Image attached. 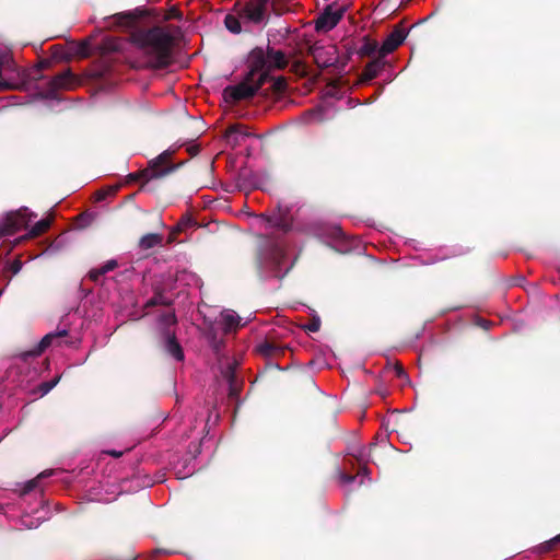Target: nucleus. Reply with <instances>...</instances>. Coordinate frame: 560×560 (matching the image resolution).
I'll list each match as a JSON object with an SVG mask.
<instances>
[{"mask_svg":"<svg viewBox=\"0 0 560 560\" xmlns=\"http://www.w3.org/2000/svg\"><path fill=\"white\" fill-rule=\"evenodd\" d=\"M406 37L407 31L404 27L396 25L378 49L380 57L385 58L388 54L395 51L404 43Z\"/></svg>","mask_w":560,"mask_h":560,"instance_id":"11","label":"nucleus"},{"mask_svg":"<svg viewBox=\"0 0 560 560\" xmlns=\"http://www.w3.org/2000/svg\"><path fill=\"white\" fill-rule=\"evenodd\" d=\"M240 362L236 359L228 361L224 366H221V375L229 385V398L238 399L241 392L243 390L244 381L238 377L236 370Z\"/></svg>","mask_w":560,"mask_h":560,"instance_id":"7","label":"nucleus"},{"mask_svg":"<svg viewBox=\"0 0 560 560\" xmlns=\"http://www.w3.org/2000/svg\"><path fill=\"white\" fill-rule=\"evenodd\" d=\"M52 475V470H45L43 472H40L35 479H32L30 481H27L23 488V491L22 493L23 494H27L30 493L31 491H33L37 485H38V481L43 478H46L48 476H51Z\"/></svg>","mask_w":560,"mask_h":560,"instance_id":"25","label":"nucleus"},{"mask_svg":"<svg viewBox=\"0 0 560 560\" xmlns=\"http://www.w3.org/2000/svg\"><path fill=\"white\" fill-rule=\"evenodd\" d=\"M224 25L233 34H240L242 32L241 22L238 18H236L235 15H225Z\"/></svg>","mask_w":560,"mask_h":560,"instance_id":"24","label":"nucleus"},{"mask_svg":"<svg viewBox=\"0 0 560 560\" xmlns=\"http://www.w3.org/2000/svg\"><path fill=\"white\" fill-rule=\"evenodd\" d=\"M28 221V209L25 207L8 212L0 221V240L15 234L20 229L26 226Z\"/></svg>","mask_w":560,"mask_h":560,"instance_id":"6","label":"nucleus"},{"mask_svg":"<svg viewBox=\"0 0 560 560\" xmlns=\"http://www.w3.org/2000/svg\"><path fill=\"white\" fill-rule=\"evenodd\" d=\"M307 52L313 57L314 62L320 69L332 67L337 69L338 72H341L345 70L348 61V58L342 62L339 61L338 49L336 46L325 47L316 43L308 47Z\"/></svg>","mask_w":560,"mask_h":560,"instance_id":"5","label":"nucleus"},{"mask_svg":"<svg viewBox=\"0 0 560 560\" xmlns=\"http://www.w3.org/2000/svg\"><path fill=\"white\" fill-rule=\"evenodd\" d=\"M60 380V376H57L56 378L51 380V381H48V382H43L38 388L42 393V395H46L48 394L59 382Z\"/></svg>","mask_w":560,"mask_h":560,"instance_id":"27","label":"nucleus"},{"mask_svg":"<svg viewBox=\"0 0 560 560\" xmlns=\"http://www.w3.org/2000/svg\"><path fill=\"white\" fill-rule=\"evenodd\" d=\"M161 319L165 323V324H174L176 322V318H175V315L174 314H163L161 316Z\"/></svg>","mask_w":560,"mask_h":560,"instance_id":"37","label":"nucleus"},{"mask_svg":"<svg viewBox=\"0 0 560 560\" xmlns=\"http://www.w3.org/2000/svg\"><path fill=\"white\" fill-rule=\"evenodd\" d=\"M165 351L176 361H183L185 355L182 346L176 339L175 332L168 328L163 331Z\"/></svg>","mask_w":560,"mask_h":560,"instance_id":"13","label":"nucleus"},{"mask_svg":"<svg viewBox=\"0 0 560 560\" xmlns=\"http://www.w3.org/2000/svg\"><path fill=\"white\" fill-rule=\"evenodd\" d=\"M240 320L241 318L237 314L228 311L221 314L220 325L224 334H230L240 327Z\"/></svg>","mask_w":560,"mask_h":560,"instance_id":"17","label":"nucleus"},{"mask_svg":"<svg viewBox=\"0 0 560 560\" xmlns=\"http://www.w3.org/2000/svg\"><path fill=\"white\" fill-rule=\"evenodd\" d=\"M346 11V7H340L339 9L334 10L331 4L327 5L324 9V11L317 16L315 21V30L317 32L331 31L343 18Z\"/></svg>","mask_w":560,"mask_h":560,"instance_id":"9","label":"nucleus"},{"mask_svg":"<svg viewBox=\"0 0 560 560\" xmlns=\"http://www.w3.org/2000/svg\"><path fill=\"white\" fill-rule=\"evenodd\" d=\"M339 478H340V481L343 482V483H351V482L354 481L355 476L351 475V474H348V472H345V471H340L339 472Z\"/></svg>","mask_w":560,"mask_h":560,"instance_id":"35","label":"nucleus"},{"mask_svg":"<svg viewBox=\"0 0 560 560\" xmlns=\"http://www.w3.org/2000/svg\"><path fill=\"white\" fill-rule=\"evenodd\" d=\"M187 151L190 154V156H195L199 152V147L198 145H190V147L187 148Z\"/></svg>","mask_w":560,"mask_h":560,"instance_id":"39","label":"nucleus"},{"mask_svg":"<svg viewBox=\"0 0 560 560\" xmlns=\"http://www.w3.org/2000/svg\"><path fill=\"white\" fill-rule=\"evenodd\" d=\"M248 66L254 69V72L269 73L273 70H283L289 65V58L282 50H277L270 45L265 50L261 47L253 48L248 54ZM271 78H269L270 80Z\"/></svg>","mask_w":560,"mask_h":560,"instance_id":"2","label":"nucleus"},{"mask_svg":"<svg viewBox=\"0 0 560 560\" xmlns=\"http://www.w3.org/2000/svg\"><path fill=\"white\" fill-rule=\"evenodd\" d=\"M269 0H248L240 12V16L259 24L264 21Z\"/></svg>","mask_w":560,"mask_h":560,"instance_id":"10","label":"nucleus"},{"mask_svg":"<svg viewBox=\"0 0 560 560\" xmlns=\"http://www.w3.org/2000/svg\"><path fill=\"white\" fill-rule=\"evenodd\" d=\"M383 59L384 58H381L378 55L377 58L373 59L364 67L363 72H362L363 81H371L378 75L380 71L385 66V62Z\"/></svg>","mask_w":560,"mask_h":560,"instance_id":"16","label":"nucleus"},{"mask_svg":"<svg viewBox=\"0 0 560 560\" xmlns=\"http://www.w3.org/2000/svg\"><path fill=\"white\" fill-rule=\"evenodd\" d=\"M166 19H177V20H180L182 19V13L176 8H172L168 11V14H167Z\"/></svg>","mask_w":560,"mask_h":560,"instance_id":"36","label":"nucleus"},{"mask_svg":"<svg viewBox=\"0 0 560 560\" xmlns=\"http://www.w3.org/2000/svg\"><path fill=\"white\" fill-rule=\"evenodd\" d=\"M163 240H164V237L162 234L148 233L139 240L138 247L141 250H149L151 248L162 245Z\"/></svg>","mask_w":560,"mask_h":560,"instance_id":"19","label":"nucleus"},{"mask_svg":"<svg viewBox=\"0 0 560 560\" xmlns=\"http://www.w3.org/2000/svg\"><path fill=\"white\" fill-rule=\"evenodd\" d=\"M114 24L130 28L129 42L147 60V67L154 70L166 69L174 61V48L183 36L177 25H137L139 15L135 12L116 13L110 18Z\"/></svg>","mask_w":560,"mask_h":560,"instance_id":"1","label":"nucleus"},{"mask_svg":"<svg viewBox=\"0 0 560 560\" xmlns=\"http://www.w3.org/2000/svg\"><path fill=\"white\" fill-rule=\"evenodd\" d=\"M77 84L75 75L70 69H66L51 78L45 89L46 98H55L58 91L71 90Z\"/></svg>","mask_w":560,"mask_h":560,"instance_id":"8","label":"nucleus"},{"mask_svg":"<svg viewBox=\"0 0 560 560\" xmlns=\"http://www.w3.org/2000/svg\"><path fill=\"white\" fill-rule=\"evenodd\" d=\"M268 80L269 77L267 72L257 73L249 67L248 73L241 83L229 85L223 90V97L225 102L232 104L250 98Z\"/></svg>","mask_w":560,"mask_h":560,"instance_id":"3","label":"nucleus"},{"mask_svg":"<svg viewBox=\"0 0 560 560\" xmlns=\"http://www.w3.org/2000/svg\"><path fill=\"white\" fill-rule=\"evenodd\" d=\"M121 48V42L119 38H106L102 43V49L104 52H114L118 51Z\"/></svg>","mask_w":560,"mask_h":560,"instance_id":"26","label":"nucleus"},{"mask_svg":"<svg viewBox=\"0 0 560 560\" xmlns=\"http://www.w3.org/2000/svg\"><path fill=\"white\" fill-rule=\"evenodd\" d=\"M241 129H242V126H240V125H234V126H231V127L229 128V132H230V133L241 132Z\"/></svg>","mask_w":560,"mask_h":560,"instance_id":"41","label":"nucleus"},{"mask_svg":"<svg viewBox=\"0 0 560 560\" xmlns=\"http://www.w3.org/2000/svg\"><path fill=\"white\" fill-rule=\"evenodd\" d=\"M191 223V219L190 218H183L178 225H179V229L183 230L185 226L189 225Z\"/></svg>","mask_w":560,"mask_h":560,"instance_id":"40","label":"nucleus"},{"mask_svg":"<svg viewBox=\"0 0 560 560\" xmlns=\"http://www.w3.org/2000/svg\"><path fill=\"white\" fill-rule=\"evenodd\" d=\"M560 544V534L555 536L553 538H551L550 540L548 541H545L541 546H540V549L542 551H551L556 548L557 545Z\"/></svg>","mask_w":560,"mask_h":560,"instance_id":"29","label":"nucleus"},{"mask_svg":"<svg viewBox=\"0 0 560 560\" xmlns=\"http://www.w3.org/2000/svg\"><path fill=\"white\" fill-rule=\"evenodd\" d=\"M107 454H109L113 457H117V458L122 455V453L118 452V451H108Z\"/></svg>","mask_w":560,"mask_h":560,"instance_id":"42","label":"nucleus"},{"mask_svg":"<svg viewBox=\"0 0 560 560\" xmlns=\"http://www.w3.org/2000/svg\"><path fill=\"white\" fill-rule=\"evenodd\" d=\"M287 346H282L272 340H264L257 346V352L266 358H278L284 354Z\"/></svg>","mask_w":560,"mask_h":560,"instance_id":"14","label":"nucleus"},{"mask_svg":"<svg viewBox=\"0 0 560 560\" xmlns=\"http://www.w3.org/2000/svg\"><path fill=\"white\" fill-rule=\"evenodd\" d=\"M116 190H117V188H116V187H110V188H108V189H106V190H98V191L96 192V199H97L98 201H102V200L106 199V197H107L108 195H114V194L116 192Z\"/></svg>","mask_w":560,"mask_h":560,"instance_id":"33","label":"nucleus"},{"mask_svg":"<svg viewBox=\"0 0 560 560\" xmlns=\"http://www.w3.org/2000/svg\"><path fill=\"white\" fill-rule=\"evenodd\" d=\"M395 372H396V375L398 377L406 376V372L404 370V366L400 363H398V362L395 364Z\"/></svg>","mask_w":560,"mask_h":560,"instance_id":"38","label":"nucleus"},{"mask_svg":"<svg viewBox=\"0 0 560 560\" xmlns=\"http://www.w3.org/2000/svg\"><path fill=\"white\" fill-rule=\"evenodd\" d=\"M50 226V221L43 219L32 226L30 232L23 238H34L44 234Z\"/></svg>","mask_w":560,"mask_h":560,"instance_id":"23","label":"nucleus"},{"mask_svg":"<svg viewBox=\"0 0 560 560\" xmlns=\"http://www.w3.org/2000/svg\"><path fill=\"white\" fill-rule=\"evenodd\" d=\"M376 446V443H371L369 445V452L364 447H361L357 453H353L352 456L359 462V464H363V466L359 469V475H368L369 469L365 466V464L369 462V458L371 456V450Z\"/></svg>","mask_w":560,"mask_h":560,"instance_id":"20","label":"nucleus"},{"mask_svg":"<svg viewBox=\"0 0 560 560\" xmlns=\"http://www.w3.org/2000/svg\"><path fill=\"white\" fill-rule=\"evenodd\" d=\"M19 84H15L9 80H0V92L9 90H18Z\"/></svg>","mask_w":560,"mask_h":560,"instance_id":"32","label":"nucleus"},{"mask_svg":"<svg viewBox=\"0 0 560 560\" xmlns=\"http://www.w3.org/2000/svg\"><path fill=\"white\" fill-rule=\"evenodd\" d=\"M170 151H164L156 159L149 162V166L140 172L130 173L127 175V182L133 183L142 179L148 183L151 179L162 178L174 172L178 165L171 163Z\"/></svg>","mask_w":560,"mask_h":560,"instance_id":"4","label":"nucleus"},{"mask_svg":"<svg viewBox=\"0 0 560 560\" xmlns=\"http://www.w3.org/2000/svg\"><path fill=\"white\" fill-rule=\"evenodd\" d=\"M167 305L168 301H166L162 293H156L154 296H152L147 303L145 307H152L155 305Z\"/></svg>","mask_w":560,"mask_h":560,"instance_id":"28","label":"nucleus"},{"mask_svg":"<svg viewBox=\"0 0 560 560\" xmlns=\"http://www.w3.org/2000/svg\"><path fill=\"white\" fill-rule=\"evenodd\" d=\"M22 269V262L20 259H15L13 260L10 265H9V270L12 275H16L20 272V270Z\"/></svg>","mask_w":560,"mask_h":560,"instance_id":"34","label":"nucleus"},{"mask_svg":"<svg viewBox=\"0 0 560 560\" xmlns=\"http://www.w3.org/2000/svg\"><path fill=\"white\" fill-rule=\"evenodd\" d=\"M118 267V262L116 259H109L104 265L98 268H93L89 271L88 278L93 282H98L102 276L106 275L109 271L115 270Z\"/></svg>","mask_w":560,"mask_h":560,"instance_id":"18","label":"nucleus"},{"mask_svg":"<svg viewBox=\"0 0 560 560\" xmlns=\"http://www.w3.org/2000/svg\"><path fill=\"white\" fill-rule=\"evenodd\" d=\"M49 65V61L43 60L40 61L35 69L32 70H22L19 72L20 82H14L15 84H19L18 89H21L22 85L31 82V81H38L43 77L40 74L42 70L47 68Z\"/></svg>","mask_w":560,"mask_h":560,"instance_id":"15","label":"nucleus"},{"mask_svg":"<svg viewBox=\"0 0 560 560\" xmlns=\"http://www.w3.org/2000/svg\"><path fill=\"white\" fill-rule=\"evenodd\" d=\"M320 328L319 318H313L308 324L304 326V329L310 332H316Z\"/></svg>","mask_w":560,"mask_h":560,"instance_id":"31","label":"nucleus"},{"mask_svg":"<svg viewBox=\"0 0 560 560\" xmlns=\"http://www.w3.org/2000/svg\"><path fill=\"white\" fill-rule=\"evenodd\" d=\"M68 335L67 330H61L59 332H50L45 335L42 340L31 350L23 351L16 357L21 359L23 362H27L31 358H37L42 355V353L52 343V340L58 337H65Z\"/></svg>","mask_w":560,"mask_h":560,"instance_id":"12","label":"nucleus"},{"mask_svg":"<svg viewBox=\"0 0 560 560\" xmlns=\"http://www.w3.org/2000/svg\"><path fill=\"white\" fill-rule=\"evenodd\" d=\"M209 345L214 352V354L218 357L219 362H221L220 355L225 347V341L223 338H218L217 334L213 329H211L207 336Z\"/></svg>","mask_w":560,"mask_h":560,"instance_id":"22","label":"nucleus"},{"mask_svg":"<svg viewBox=\"0 0 560 560\" xmlns=\"http://www.w3.org/2000/svg\"><path fill=\"white\" fill-rule=\"evenodd\" d=\"M272 89L276 93H282L287 89V81L283 77L273 79Z\"/></svg>","mask_w":560,"mask_h":560,"instance_id":"30","label":"nucleus"},{"mask_svg":"<svg viewBox=\"0 0 560 560\" xmlns=\"http://www.w3.org/2000/svg\"><path fill=\"white\" fill-rule=\"evenodd\" d=\"M378 44L376 40L370 39L368 36L363 37V44L358 49V55L360 57H371L376 51L378 52Z\"/></svg>","mask_w":560,"mask_h":560,"instance_id":"21","label":"nucleus"}]
</instances>
